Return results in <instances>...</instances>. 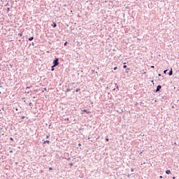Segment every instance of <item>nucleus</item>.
<instances>
[{"label":"nucleus","instance_id":"obj_1","mask_svg":"<svg viewBox=\"0 0 179 179\" xmlns=\"http://www.w3.org/2000/svg\"><path fill=\"white\" fill-rule=\"evenodd\" d=\"M53 65L55 66H58V65H59V58H55V59L53 60Z\"/></svg>","mask_w":179,"mask_h":179},{"label":"nucleus","instance_id":"obj_2","mask_svg":"<svg viewBox=\"0 0 179 179\" xmlns=\"http://www.w3.org/2000/svg\"><path fill=\"white\" fill-rule=\"evenodd\" d=\"M162 90V85H159L157 87V89L154 91V93H157L158 92H160Z\"/></svg>","mask_w":179,"mask_h":179},{"label":"nucleus","instance_id":"obj_3","mask_svg":"<svg viewBox=\"0 0 179 179\" xmlns=\"http://www.w3.org/2000/svg\"><path fill=\"white\" fill-rule=\"evenodd\" d=\"M83 113H86L87 114H90V111H88L86 109L81 110V114H83Z\"/></svg>","mask_w":179,"mask_h":179},{"label":"nucleus","instance_id":"obj_4","mask_svg":"<svg viewBox=\"0 0 179 179\" xmlns=\"http://www.w3.org/2000/svg\"><path fill=\"white\" fill-rule=\"evenodd\" d=\"M45 143H48V145H50V143H51V141L46 140V141H43V144L45 145Z\"/></svg>","mask_w":179,"mask_h":179},{"label":"nucleus","instance_id":"obj_5","mask_svg":"<svg viewBox=\"0 0 179 179\" xmlns=\"http://www.w3.org/2000/svg\"><path fill=\"white\" fill-rule=\"evenodd\" d=\"M168 75H169V76H171L173 75V69H171V70L169 71Z\"/></svg>","mask_w":179,"mask_h":179},{"label":"nucleus","instance_id":"obj_6","mask_svg":"<svg viewBox=\"0 0 179 179\" xmlns=\"http://www.w3.org/2000/svg\"><path fill=\"white\" fill-rule=\"evenodd\" d=\"M52 27H53V29H55V27H57V23L56 22H53L52 24Z\"/></svg>","mask_w":179,"mask_h":179},{"label":"nucleus","instance_id":"obj_7","mask_svg":"<svg viewBox=\"0 0 179 179\" xmlns=\"http://www.w3.org/2000/svg\"><path fill=\"white\" fill-rule=\"evenodd\" d=\"M55 66H55V65H52V66H51V71L53 72V71H55Z\"/></svg>","mask_w":179,"mask_h":179},{"label":"nucleus","instance_id":"obj_8","mask_svg":"<svg viewBox=\"0 0 179 179\" xmlns=\"http://www.w3.org/2000/svg\"><path fill=\"white\" fill-rule=\"evenodd\" d=\"M29 41H33V40H34V37L31 36L30 38H28Z\"/></svg>","mask_w":179,"mask_h":179},{"label":"nucleus","instance_id":"obj_9","mask_svg":"<svg viewBox=\"0 0 179 179\" xmlns=\"http://www.w3.org/2000/svg\"><path fill=\"white\" fill-rule=\"evenodd\" d=\"M115 86L117 90H120V87H118V84L115 83Z\"/></svg>","mask_w":179,"mask_h":179},{"label":"nucleus","instance_id":"obj_10","mask_svg":"<svg viewBox=\"0 0 179 179\" xmlns=\"http://www.w3.org/2000/svg\"><path fill=\"white\" fill-rule=\"evenodd\" d=\"M166 174H171V171H170V170H166Z\"/></svg>","mask_w":179,"mask_h":179},{"label":"nucleus","instance_id":"obj_11","mask_svg":"<svg viewBox=\"0 0 179 179\" xmlns=\"http://www.w3.org/2000/svg\"><path fill=\"white\" fill-rule=\"evenodd\" d=\"M76 93H78V92H80V88H78V89H76Z\"/></svg>","mask_w":179,"mask_h":179},{"label":"nucleus","instance_id":"obj_12","mask_svg":"<svg viewBox=\"0 0 179 179\" xmlns=\"http://www.w3.org/2000/svg\"><path fill=\"white\" fill-rule=\"evenodd\" d=\"M64 47H66V45H68V41H66L64 44Z\"/></svg>","mask_w":179,"mask_h":179},{"label":"nucleus","instance_id":"obj_13","mask_svg":"<svg viewBox=\"0 0 179 179\" xmlns=\"http://www.w3.org/2000/svg\"><path fill=\"white\" fill-rule=\"evenodd\" d=\"M29 107H33V103L30 102V103H29Z\"/></svg>","mask_w":179,"mask_h":179},{"label":"nucleus","instance_id":"obj_14","mask_svg":"<svg viewBox=\"0 0 179 179\" xmlns=\"http://www.w3.org/2000/svg\"><path fill=\"white\" fill-rule=\"evenodd\" d=\"M18 36H19L20 37H22V36H23V34L19 33V34H18Z\"/></svg>","mask_w":179,"mask_h":179},{"label":"nucleus","instance_id":"obj_15","mask_svg":"<svg viewBox=\"0 0 179 179\" xmlns=\"http://www.w3.org/2000/svg\"><path fill=\"white\" fill-rule=\"evenodd\" d=\"M118 69V67H117V66H115L114 68H113V70L114 71H117Z\"/></svg>","mask_w":179,"mask_h":179},{"label":"nucleus","instance_id":"obj_16","mask_svg":"<svg viewBox=\"0 0 179 179\" xmlns=\"http://www.w3.org/2000/svg\"><path fill=\"white\" fill-rule=\"evenodd\" d=\"M50 129H52V124H49Z\"/></svg>","mask_w":179,"mask_h":179},{"label":"nucleus","instance_id":"obj_17","mask_svg":"<svg viewBox=\"0 0 179 179\" xmlns=\"http://www.w3.org/2000/svg\"><path fill=\"white\" fill-rule=\"evenodd\" d=\"M169 71L168 69L164 70V73L166 75V73H167V71Z\"/></svg>","mask_w":179,"mask_h":179},{"label":"nucleus","instance_id":"obj_18","mask_svg":"<svg viewBox=\"0 0 179 179\" xmlns=\"http://www.w3.org/2000/svg\"><path fill=\"white\" fill-rule=\"evenodd\" d=\"M123 69H127V65L124 64V65H123Z\"/></svg>","mask_w":179,"mask_h":179},{"label":"nucleus","instance_id":"obj_19","mask_svg":"<svg viewBox=\"0 0 179 179\" xmlns=\"http://www.w3.org/2000/svg\"><path fill=\"white\" fill-rule=\"evenodd\" d=\"M24 118H26V116H22L21 117V120H24Z\"/></svg>","mask_w":179,"mask_h":179},{"label":"nucleus","instance_id":"obj_20","mask_svg":"<svg viewBox=\"0 0 179 179\" xmlns=\"http://www.w3.org/2000/svg\"><path fill=\"white\" fill-rule=\"evenodd\" d=\"M166 99V96H162V100H164Z\"/></svg>","mask_w":179,"mask_h":179},{"label":"nucleus","instance_id":"obj_21","mask_svg":"<svg viewBox=\"0 0 179 179\" xmlns=\"http://www.w3.org/2000/svg\"><path fill=\"white\" fill-rule=\"evenodd\" d=\"M52 170H53L52 167H50V168H49V171H52Z\"/></svg>","mask_w":179,"mask_h":179},{"label":"nucleus","instance_id":"obj_22","mask_svg":"<svg viewBox=\"0 0 179 179\" xmlns=\"http://www.w3.org/2000/svg\"><path fill=\"white\" fill-rule=\"evenodd\" d=\"M131 173H134V172L135 171V169H131Z\"/></svg>","mask_w":179,"mask_h":179},{"label":"nucleus","instance_id":"obj_23","mask_svg":"<svg viewBox=\"0 0 179 179\" xmlns=\"http://www.w3.org/2000/svg\"><path fill=\"white\" fill-rule=\"evenodd\" d=\"M27 89H31V87H27L26 90H27Z\"/></svg>","mask_w":179,"mask_h":179},{"label":"nucleus","instance_id":"obj_24","mask_svg":"<svg viewBox=\"0 0 179 179\" xmlns=\"http://www.w3.org/2000/svg\"><path fill=\"white\" fill-rule=\"evenodd\" d=\"M106 141L107 142H108V141H109V140H108V137H107V136L106 137Z\"/></svg>","mask_w":179,"mask_h":179},{"label":"nucleus","instance_id":"obj_25","mask_svg":"<svg viewBox=\"0 0 179 179\" xmlns=\"http://www.w3.org/2000/svg\"><path fill=\"white\" fill-rule=\"evenodd\" d=\"M66 92H71V89H67L66 90Z\"/></svg>","mask_w":179,"mask_h":179},{"label":"nucleus","instance_id":"obj_26","mask_svg":"<svg viewBox=\"0 0 179 179\" xmlns=\"http://www.w3.org/2000/svg\"><path fill=\"white\" fill-rule=\"evenodd\" d=\"M50 138V135L46 136V139H48Z\"/></svg>","mask_w":179,"mask_h":179},{"label":"nucleus","instance_id":"obj_27","mask_svg":"<svg viewBox=\"0 0 179 179\" xmlns=\"http://www.w3.org/2000/svg\"><path fill=\"white\" fill-rule=\"evenodd\" d=\"M64 120L65 121H69V118H66Z\"/></svg>","mask_w":179,"mask_h":179},{"label":"nucleus","instance_id":"obj_28","mask_svg":"<svg viewBox=\"0 0 179 179\" xmlns=\"http://www.w3.org/2000/svg\"><path fill=\"white\" fill-rule=\"evenodd\" d=\"M43 90H45V92H47V88L46 87L43 88Z\"/></svg>","mask_w":179,"mask_h":179},{"label":"nucleus","instance_id":"obj_29","mask_svg":"<svg viewBox=\"0 0 179 179\" xmlns=\"http://www.w3.org/2000/svg\"><path fill=\"white\" fill-rule=\"evenodd\" d=\"M9 153H13V150H10Z\"/></svg>","mask_w":179,"mask_h":179},{"label":"nucleus","instance_id":"obj_30","mask_svg":"<svg viewBox=\"0 0 179 179\" xmlns=\"http://www.w3.org/2000/svg\"><path fill=\"white\" fill-rule=\"evenodd\" d=\"M10 141H13V138L10 137Z\"/></svg>","mask_w":179,"mask_h":179},{"label":"nucleus","instance_id":"obj_31","mask_svg":"<svg viewBox=\"0 0 179 179\" xmlns=\"http://www.w3.org/2000/svg\"><path fill=\"white\" fill-rule=\"evenodd\" d=\"M69 166H73V163H70Z\"/></svg>","mask_w":179,"mask_h":179},{"label":"nucleus","instance_id":"obj_32","mask_svg":"<svg viewBox=\"0 0 179 179\" xmlns=\"http://www.w3.org/2000/svg\"><path fill=\"white\" fill-rule=\"evenodd\" d=\"M31 45L34 46V42L31 43Z\"/></svg>","mask_w":179,"mask_h":179},{"label":"nucleus","instance_id":"obj_33","mask_svg":"<svg viewBox=\"0 0 179 179\" xmlns=\"http://www.w3.org/2000/svg\"><path fill=\"white\" fill-rule=\"evenodd\" d=\"M78 146H82V144L81 143H78Z\"/></svg>","mask_w":179,"mask_h":179},{"label":"nucleus","instance_id":"obj_34","mask_svg":"<svg viewBox=\"0 0 179 179\" xmlns=\"http://www.w3.org/2000/svg\"><path fill=\"white\" fill-rule=\"evenodd\" d=\"M129 69H131L127 68V69H126V71H129Z\"/></svg>","mask_w":179,"mask_h":179},{"label":"nucleus","instance_id":"obj_35","mask_svg":"<svg viewBox=\"0 0 179 179\" xmlns=\"http://www.w3.org/2000/svg\"><path fill=\"white\" fill-rule=\"evenodd\" d=\"M66 160L69 161V160H71V158H67Z\"/></svg>","mask_w":179,"mask_h":179},{"label":"nucleus","instance_id":"obj_36","mask_svg":"<svg viewBox=\"0 0 179 179\" xmlns=\"http://www.w3.org/2000/svg\"><path fill=\"white\" fill-rule=\"evenodd\" d=\"M7 9H8V12H9V10H10V8H8Z\"/></svg>","mask_w":179,"mask_h":179},{"label":"nucleus","instance_id":"obj_37","mask_svg":"<svg viewBox=\"0 0 179 179\" xmlns=\"http://www.w3.org/2000/svg\"><path fill=\"white\" fill-rule=\"evenodd\" d=\"M151 68L152 69H155V66H151Z\"/></svg>","mask_w":179,"mask_h":179},{"label":"nucleus","instance_id":"obj_38","mask_svg":"<svg viewBox=\"0 0 179 179\" xmlns=\"http://www.w3.org/2000/svg\"><path fill=\"white\" fill-rule=\"evenodd\" d=\"M158 76H162V74L159 73V74H158Z\"/></svg>","mask_w":179,"mask_h":179},{"label":"nucleus","instance_id":"obj_39","mask_svg":"<svg viewBox=\"0 0 179 179\" xmlns=\"http://www.w3.org/2000/svg\"><path fill=\"white\" fill-rule=\"evenodd\" d=\"M159 178H163V176H159Z\"/></svg>","mask_w":179,"mask_h":179},{"label":"nucleus","instance_id":"obj_40","mask_svg":"<svg viewBox=\"0 0 179 179\" xmlns=\"http://www.w3.org/2000/svg\"><path fill=\"white\" fill-rule=\"evenodd\" d=\"M135 106H138V103H135Z\"/></svg>","mask_w":179,"mask_h":179},{"label":"nucleus","instance_id":"obj_41","mask_svg":"<svg viewBox=\"0 0 179 179\" xmlns=\"http://www.w3.org/2000/svg\"><path fill=\"white\" fill-rule=\"evenodd\" d=\"M127 177H129V178L131 177V175H128Z\"/></svg>","mask_w":179,"mask_h":179},{"label":"nucleus","instance_id":"obj_42","mask_svg":"<svg viewBox=\"0 0 179 179\" xmlns=\"http://www.w3.org/2000/svg\"><path fill=\"white\" fill-rule=\"evenodd\" d=\"M173 179H176V176H173Z\"/></svg>","mask_w":179,"mask_h":179},{"label":"nucleus","instance_id":"obj_43","mask_svg":"<svg viewBox=\"0 0 179 179\" xmlns=\"http://www.w3.org/2000/svg\"><path fill=\"white\" fill-rule=\"evenodd\" d=\"M115 88L113 89V92H115Z\"/></svg>","mask_w":179,"mask_h":179},{"label":"nucleus","instance_id":"obj_44","mask_svg":"<svg viewBox=\"0 0 179 179\" xmlns=\"http://www.w3.org/2000/svg\"><path fill=\"white\" fill-rule=\"evenodd\" d=\"M125 64H127V62H124V65H125Z\"/></svg>","mask_w":179,"mask_h":179},{"label":"nucleus","instance_id":"obj_45","mask_svg":"<svg viewBox=\"0 0 179 179\" xmlns=\"http://www.w3.org/2000/svg\"><path fill=\"white\" fill-rule=\"evenodd\" d=\"M33 99H36V96H34Z\"/></svg>","mask_w":179,"mask_h":179},{"label":"nucleus","instance_id":"obj_46","mask_svg":"<svg viewBox=\"0 0 179 179\" xmlns=\"http://www.w3.org/2000/svg\"><path fill=\"white\" fill-rule=\"evenodd\" d=\"M24 103H26V100L24 101Z\"/></svg>","mask_w":179,"mask_h":179},{"label":"nucleus","instance_id":"obj_47","mask_svg":"<svg viewBox=\"0 0 179 179\" xmlns=\"http://www.w3.org/2000/svg\"><path fill=\"white\" fill-rule=\"evenodd\" d=\"M19 41L20 42V41H22V40L20 39Z\"/></svg>","mask_w":179,"mask_h":179},{"label":"nucleus","instance_id":"obj_48","mask_svg":"<svg viewBox=\"0 0 179 179\" xmlns=\"http://www.w3.org/2000/svg\"><path fill=\"white\" fill-rule=\"evenodd\" d=\"M72 85H75V83H72Z\"/></svg>","mask_w":179,"mask_h":179},{"label":"nucleus","instance_id":"obj_49","mask_svg":"<svg viewBox=\"0 0 179 179\" xmlns=\"http://www.w3.org/2000/svg\"><path fill=\"white\" fill-rule=\"evenodd\" d=\"M140 155H142V152H140Z\"/></svg>","mask_w":179,"mask_h":179},{"label":"nucleus","instance_id":"obj_50","mask_svg":"<svg viewBox=\"0 0 179 179\" xmlns=\"http://www.w3.org/2000/svg\"><path fill=\"white\" fill-rule=\"evenodd\" d=\"M152 83H153V80H152Z\"/></svg>","mask_w":179,"mask_h":179},{"label":"nucleus","instance_id":"obj_51","mask_svg":"<svg viewBox=\"0 0 179 179\" xmlns=\"http://www.w3.org/2000/svg\"><path fill=\"white\" fill-rule=\"evenodd\" d=\"M0 87H2V85H1Z\"/></svg>","mask_w":179,"mask_h":179},{"label":"nucleus","instance_id":"obj_52","mask_svg":"<svg viewBox=\"0 0 179 179\" xmlns=\"http://www.w3.org/2000/svg\"><path fill=\"white\" fill-rule=\"evenodd\" d=\"M106 89H108V87H107V88Z\"/></svg>","mask_w":179,"mask_h":179},{"label":"nucleus","instance_id":"obj_53","mask_svg":"<svg viewBox=\"0 0 179 179\" xmlns=\"http://www.w3.org/2000/svg\"><path fill=\"white\" fill-rule=\"evenodd\" d=\"M106 89H108V87H107V88Z\"/></svg>","mask_w":179,"mask_h":179},{"label":"nucleus","instance_id":"obj_54","mask_svg":"<svg viewBox=\"0 0 179 179\" xmlns=\"http://www.w3.org/2000/svg\"><path fill=\"white\" fill-rule=\"evenodd\" d=\"M16 110L17 111V108H16Z\"/></svg>","mask_w":179,"mask_h":179},{"label":"nucleus","instance_id":"obj_55","mask_svg":"<svg viewBox=\"0 0 179 179\" xmlns=\"http://www.w3.org/2000/svg\"><path fill=\"white\" fill-rule=\"evenodd\" d=\"M0 85H1V83H0Z\"/></svg>","mask_w":179,"mask_h":179}]
</instances>
